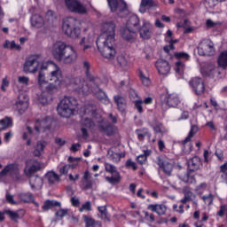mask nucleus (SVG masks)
Returning a JSON list of instances; mask_svg holds the SVG:
<instances>
[{
	"mask_svg": "<svg viewBox=\"0 0 227 227\" xmlns=\"http://www.w3.org/2000/svg\"><path fill=\"white\" fill-rule=\"evenodd\" d=\"M14 91L18 95L14 106L19 114H24L27 110V107H29V97L22 86H16Z\"/></svg>",
	"mask_w": 227,
	"mask_h": 227,
	"instance_id": "obj_3",
	"label": "nucleus"
},
{
	"mask_svg": "<svg viewBox=\"0 0 227 227\" xmlns=\"http://www.w3.org/2000/svg\"><path fill=\"white\" fill-rule=\"evenodd\" d=\"M201 166H203V163L201 162V159H200V157L198 156L192 158L188 161V168L190 171H198V169H200Z\"/></svg>",
	"mask_w": 227,
	"mask_h": 227,
	"instance_id": "obj_23",
	"label": "nucleus"
},
{
	"mask_svg": "<svg viewBox=\"0 0 227 227\" xmlns=\"http://www.w3.org/2000/svg\"><path fill=\"white\" fill-rule=\"evenodd\" d=\"M52 207H61V203L58 202V201H53V200H46L44 202V204L43 205L42 208L43 210H51V208H52Z\"/></svg>",
	"mask_w": 227,
	"mask_h": 227,
	"instance_id": "obj_40",
	"label": "nucleus"
},
{
	"mask_svg": "<svg viewBox=\"0 0 227 227\" xmlns=\"http://www.w3.org/2000/svg\"><path fill=\"white\" fill-rule=\"evenodd\" d=\"M117 63L120 67H127V65H129L127 59L123 55H119L117 57Z\"/></svg>",
	"mask_w": 227,
	"mask_h": 227,
	"instance_id": "obj_47",
	"label": "nucleus"
},
{
	"mask_svg": "<svg viewBox=\"0 0 227 227\" xmlns=\"http://www.w3.org/2000/svg\"><path fill=\"white\" fill-rule=\"evenodd\" d=\"M82 124L83 125V127H87V129H91V127L95 125L91 119L88 117L82 119Z\"/></svg>",
	"mask_w": 227,
	"mask_h": 227,
	"instance_id": "obj_46",
	"label": "nucleus"
},
{
	"mask_svg": "<svg viewBox=\"0 0 227 227\" xmlns=\"http://www.w3.org/2000/svg\"><path fill=\"white\" fill-rule=\"evenodd\" d=\"M10 173L13 175V173H19V166L17 164H9L0 172V178L6 176Z\"/></svg>",
	"mask_w": 227,
	"mask_h": 227,
	"instance_id": "obj_27",
	"label": "nucleus"
},
{
	"mask_svg": "<svg viewBox=\"0 0 227 227\" xmlns=\"http://www.w3.org/2000/svg\"><path fill=\"white\" fill-rule=\"evenodd\" d=\"M176 58H177V59H189V54L185 53V52H178L175 54Z\"/></svg>",
	"mask_w": 227,
	"mask_h": 227,
	"instance_id": "obj_62",
	"label": "nucleus"
},
{
	"mask_svg": "<svg viewBox=\"0 0 227 227\" xmlns=\"http://www.w3.org/2000/svg\"><path fill=\"white\" fill-rule=\"evenodd\" d=\"M191 86H200V84H204L203 80L200 77H194L190 81Z\"/></svg>",
	"mask_w": 227,
	"mask_h": 227,
	"instance_id": "obj_52",
	"label": "nucleus"
},
{
	"mask_svg": "<svg viewBox=\"0 0 227 227\" xmlns=\"http://www.w3.org/2000/svg\"><path fill=\"white\" fill-rule=\"evenodd\" d=\"M44 178L47 180L48 184H52L59 180V176H58L54 171H49L44 176Z\"/></svg>",
	"mask_w": 227,
	"mask_h": 227,
	"instance_id": "obj_35",
	"label": "nucleus"
},
{
	"mask_svg": "<svg viewBox=\"0 0 227 227\" xmlns=\"http://www.w3.org/2000/svg\"><path fill=\"white\" fill-rule=\"evenodd\" d=\"M83 66H84V68H87L86 75H87L88 81L90 82H92V84H94L95 86H100V84H102V80H100V78L90 73V63L85 61L83 63Z\"/></svg>",
	"mask_w": 227,
	"mask_h": 227,
	"instance_id": "obj_21",
	"label": "nucleus"
},
{
	"mask_svg": "<svg viewBox=\"0 0 227 227\" xmlns=\"http://www.w3.org/2000/svg\"><path fill=\"white\" fill-rule=\"evenodd\" d=\"M70 168H71L70 165H65L64 167L60 168L59 169L60 175H67Z\"/></svg>",
	"mask_w": 227,
	"mask_h": 227,
	"instance_id": "obj_64",
	"label": "nucleus"
},
{
	"mask_svg": "<svg viewBox=\"0 0 227 227\" xmlns=\"http://www.w3.org/2000/svg\"><path fill=\"white\" fill-rule=\"evenodd\" d=\"M29 185L34 191H38L43 185V178L38 176H33L29 178Z\"/></svg>",
	"mask_w": 227,
	"mask_h": 227,
	"instance_id": "obj_22",
	"label": "nucleus"
},
{
	"mask_svg": "<svg viewBox=\"0 0 227 227\" xmlns=\"http://www.w3.org/2000/svg\"><path fill=\"white\" fill-rule=\"evenodd\" d=\"M139 77L142 81V84H144V86H150L152 84V82H150V78L145 77V74H143V72H139Z\"/></svg>",
	"mask_w": 227,
	"mask_h": 227,
	"instance_id": "obj_48",
	"label": "nucleus"
},
{
	"mask_svg": "<svg viewBox=\"0 0 227 227\" xmlns=\"http://www.w3.org/2000/svg\"><path fill=\"white\" fill-rule=\"evenodd\" d=\"M177 176L179 180H182L184 184H196V178H194V176H189V172L181 171L178 173Z\"/></svg>",
	"mask_w": 227,
	"mask_h": 227,
	"instance_id": "obj_28",
	"label": "nucleus"
},
{
	"mask_svg": "<svg viewBox=\"0 0 227 227\" xmlns=\"http://www.w3.org/2000/svg\"><path fill=\"white\" fill-rule=\"evenodd\" d=\"M93 187V181L87 180L82 183V189L83 191H88V189H91Z\"/></svg>",
	"mask_w": 227,
	"mask_h": 227,
	"instance_id": "obj_55",
	"label": "nucleus"
},
{
	"mask_svg": "<svg viewBox=\"0 0 227 227\" xmlns=\"http://www.w3.org/2000/svg\"><path fill=\"white\" fill-rule=\"evenodd\" d=\"M92 93L100 100V102H107V95H106V92L100 89L98 86H82L77 87L74 90V92L76 95H90V93Z\"/></svg>",
	"mask_w": 227,
	"mask_h": 227,
	"instance_id": "obj_6",
	"label": "nucleus"
},
{
	"mask_svg": "<svg viewBox=\"0 0 227 227\" xmlns=\"http://www.w3.org/2000/svg\"><path fill=\"white\" fill-rule=\"evenodd\" d=\"M45 146H47V142L45 141H38L35 145L34 146V156L40 157L42 153H43V150H45Z\"/></svg>",
	"mask_w": 227,
	"mask_h": 227,
	"instance_id": "obj_30",
	"label": "nucleus"
},
{
	"mask_svg": "<svg viewBox=\"0 0 227 227\" xmlns=\"http://www.w3.org/2000/svg\"><path fill=\"white\" fill-rule=\"evenodd\" d=\"M184 63H182V61H177L176 63V74H179L180 75H182V74H184Z\"/></svg>",
	"mask_w": 227,
	"mask_h": 227,
	"instance_id": "obj_50",
	"label": "nucleus"
},
{
	"mask_svg": "<svg viewBox=\"0 0 227 227\" xmlns=\"http://www.w3.org/2000/svg\"><path fill=\"white\" fill-rule=\"evenodd\" d=\"M0 125H3V129H8L13 125V121H12V118L5 117L4 120L0 121Z\"/></svg>",
	"mask_w": 227,
	"mask_h": 227,
	"instance_id": "obj_42",
	"label": "nucleus"
},
{
	"mask_svg": "<svg viewBox=\"0 0 227 227\" xmlns=\"http://www.w3.org/2000/svg\"><path fill=\"white\" fill-rule=\"evenodd\" d=\"M41 95L39 97V102L42 106H47L52 102L54 96L58 95L61 91V88L58 86H41L39 87Z\"/></svg>",
	"mask_w": 227,
	"mask_h": 227,
	"instance_id": "obj_5",
	"label": "nucleus"
},
{
	"mask_svg": "<svg viewBox=\"0 0 227 227\" xmlns=\"http://www.w3.org/2000/svg\"><path fill=\"white\" fill-rule=\"evenodd\" d=\"M141 6L153 7V0H142Z\"/></svg>",
	"mask_w": 227,
	"mask_h": 227,
	"instance_id": "obj_61",
	"label": "nucleus"
},
{
	"mask_svg": "<svg viewBox=\"0 0 227 227\" xmlns=\"http://www.w3.org/2000/svg\"><path fill=\"white\" fill-rule=\"evenodd\" d=\"M180 104V99L174 94L168 95L165 98L164 101H161V109L163 111H168V107H176Z\"/></svg>",
	"mask_w": 227,
	"mask_h": 227,
	"instance_id": "obj_16",
	"label": "nucleus"
},
{
	"mask_svg": "<svg viewBox=\"0 0 227 227\" xmlns=\"http://www.w3.org/2000/svg\"><path fill=\"white\" fill-rule=\"evenodd\" d=\"M68 47H70V45H67V43L61 41L54 43L51 50L54 59H56L57 61H60L64 54L68 50Z\"/></svg>",
	"mask_w": 227,
	"mask_h": 227,
	"instance_id": "obj_9",
	"label": "nucleus"
},
{
	"mask_svg": "<svg viewBox=\"0 0 227 227\" xmlns=\"http://www.w3.org/2000/svg\"><path fill=\"white\" fill-rule=\"evenodd\" d=\"M203 201L206 203V205H212L214 201V195L212 193H209L208 195L202 196Z\"/></svg>",
	"mask_w": 227,
	"mask_h": 227,
	"instance_id": "obj_49",
	"label": "nucleus"
},
{
	"mask_svg": "<svg viewBox=\"0 0 227 227\" xmlns=\"http://www.w3.org/2000/svg\"><path fill=\"white\" fill-rule=\"evenodd\" d=\"M126 27L132 29L133 31L137 32L139 29V17L137 15H132L129 18L127 21Z\"/></svg>",
	"mask_w": 227,
	"mask_h": 227,
	"instance_id": "obj_25",
	"label": "nucleus"
},
{
	"mask_svg": "<svg viewBox=\"0 0 227 227\" xmlns=\"http://www.w3.org/2000/svg\"><path fill=\"white\" fill-rule=\"evenodd\" d=\"M223 1H225V0H207V4L210 8H215L217 3H223Z\"/></svg>",
	"mask_w": 227,
	"mask_h": 227,
	"instance_id": "obj_57",
	"label": "nucleus"
},
{
	"mask_svg": "<svg viewBox=\"0 0 227 227\" xmlns=\"http://www.w3.org/2000/svg\"><path fill=\"white\" fill-rule=\"evenodd\" d=\"M114 100L117 106L118 111L121 113H125V109H127V99L120 95H117L114 97Z\"/></svg>",
	"mask_w": 227,
	"mask_h": 227,
	"instance_id": "obj_26",
	"label": "nucleus"
},
{
	"mask_svg": "<svg viewBox=\"0 0 227 227\" xmlns=\"http://www.w3.org/2000/svg\"><path fill=\"white\" fill-rule=\"evenodd\" d=\"M156 68L160 75H168L171 70L169 62L165 59H160L156 62Z\"/></svg>",
	"mask_w": 227,
	"mask_h": 227,
	"instance_id": "obj_18",
	"label": "nucleus"
},
{
	"mask_svg": "<svg viewBox=\"0 0 227 227\" xmlns=\"http://www.w3.org/2000/svg\"><path fill=\"white\" fill-rule=\"evenodd\" d=\"M138 31L143 40H150L152 38V25L150 23L145 22Z\"/></svg>",
	"mask_w": 227,
	"mask_h": 227,
	"instance_id": "obj_19",
	"label": "nucleus"
},
{
	"mask_svg": "<svg viewBox=\"0 0 227 227\" xmlns=\"http://www.w3.org/2000/svg\"><path fill=\"white\" fill-rule=\"evenodd\" d=\"M82 210H88V212H90V210H91V202L87 201L85 204H82V207L80 208V212H82Z\"/></svg>",
	"mask_w": 227,
	"mask_h": 227,
	"instance_id": "obj_59",
	"label": "nucleus"
},
{
	"mask_svg": "<svg viewBox=\"0 0 227 227\" xmlns=\"http://www.w3.org/2000/svg\"><path fill=\"white\" fill-rule=\"evenodd\" d=\"M77 106V99L73 97H65L57 107L58 114L62 118H70L74 115L75 106Z\"/></svg>",
	"mask_w": 227,
	"mask_h": 227,
	"instance_id": "obj_1",
	"label": "nucleus"
},
{
	"mask_svg": "<svg viewBox=\"0 0 227 227\" xmlns=\"http://www.w3.org/2000/svg\"><path fill=\"white\" fill-rule=\"evenodd\" d=\"M98 128L100 132L106 134V136H113L114 134V129L109 122L105 124H99Z\"/></svg>",
	"mask_w": 227,
	"mask_h": 227,
	"instance_id": "obj_33",
	"label": "nucleus"
},
{
	"mask_svg": "<svg viewBox=\"0 0 227 227\" xmlns=\"http://www.w3.org/2000/svg\"><path fill=\"white\" fill-rule=\"evenodd\" d=\"M192 90L195 95H203L205 93V86H193Z\"/></svg>",
	"mask_w": 227,
	"mask_h": 227,
	"instance_id": "obj_53",
	"label": "nucleus"
},
{
	"mask_svg": "<svg viewBox=\"0 0 227 227\" xmlns=\"http://www.w3.org/2000/svg\"><path fill=\"white\" fill-rule=\"evenodd\" d=\"M136 133L137 134L139 141H143L145 136H148V131L145 129H137Z\"/></svg>",
	"mask_w": 227,
	"mask_h": 227,
	"instance_id": "obj_51",
	"label": "nucleus"
},
{
	"mask_svg": "<svg viewBox=\"0 0 227 227\" xmlns=\"http://www.w3.org/2000/svg\"><path fill=\"white\" fill-rule=\"evenodd\" d=\"M31 24L34 27L40 29V27H43V18L38 14H35L31 18Z\"/></svg>",
	"mask_w": 227,
	"mask_h": 227,
	"instance_id": "obj_34",
	"label": "nucleus"
},
{
	"mask_svg": "<svg viewBox=\"0 0 227 227\" xmlns=\"http://www.w3.org/2000/svg\"><path fill=\"white\" fill-rule=\"evenodd\" d=\"M114 43H116V42L111 43V41L106 40L96 41V44L100 54L106 59H109V61H113V59L116 58V48H114Z\"/></svg>",
	"mask_w": 227,
	"mask_h": 227,
	"instance_id": "obj_4",
	"label": "nucleus"
},
{
	"mask_svg": "<svg viewBox=\"0 0 227 227\" xmlns=\"http://www.w3.org/2000/svg\"><path fill=\"white\" fill-rule=\"evenodd\" d=\"M148 209L152 210V212H156L158 214V215H164L166 214V211L168 210V208L166 207V206L160 204H151L148 206Z\"/></svg>",
	"mask_w": 227,
	"mask_h": 227,
	"instance_id": "obj_32",
	"label": "nucleus"
},
{
	"mask_svg": "<svg viewBox=\"0 0 227 227\" xmlns=\"http://www.w3.org/2000/svg\"><path fill=\"white\" fill-rule=\"evenodd\" d=\"M20 198L24 203H31L33 201V195L31 193H21Z\"/></svg>",
	"mask_w": 227,
	"mask_h": 227,
	"instance_id": "obj_44",
	"label": "nucleus"
},
{
	"mask_svg": "<svg viewBox=\"0 0 227 227\" xmlns=\"http://www.w3.org/2000/svg\"><path fill=\"white\" fill-rule=\"evenodd\" d=\"M114 36H116V24L114 21H107L103 24L101 34L97 40H106L113 43V42H116Z\"/></svg>",
	"mask_w": 227,
	"mask_h": 227,
	"instance_id": "obj_7",
	"label": "nucleus"
},
{
	"mask_svg": "<svg viewBox=\"0 0 227 227\" xmlns=\"http://www.w3.org/2000/svg\"><path fill=\"white\" fill-rule=\"evenodd\" d=\"M38 83L40 84V86L43 84H49V81L45 79V74H43V71H39Z\"/></svg>",
	"mask_w": 227,
	"mask_h": 227,
	"instance_id": "obj_45",
	"label": "nucleus"
},
{
	"mask_svg": "<svg viewBox=\"0 0 227 227\" xmlns=\"http://www.w3.org/2000/svg\"><path fill=\"white\" fill-rule=\"evenodd\" d=\"M62 31L69 36V38H78L81 36V28L79 27V20L74 17L63 19Z\"/></svg>",
	"mask_w": 227,
	"mask_h": 227,
	"instance_id": "obj_2",
	"label": "nucleus"
},
{
	"mask_svg": "<svg viewBox=\"0 0 227 227\" xmlns=\"http://www.w3.org/2000/svg\"><path fill=\"white\" fill-rule=\"evenodd\" d=\"M157 164L167 176H171V173H173V165L171 162L162 157H158Z\"/></svg>",
	"mask_w": 227,
	"mask_h": 227,
	"instance_id": "obj_17",
	"label": "nucleus"
},
{
	"mask_svg": "<svg viewBox=\"0 0 227 227\" xmlns=\"http://www.w3.org/2000/svg\"><path fill=\"white\" fill-rule=\"evenodd\" d=\"M198 130H200L198 126L192 125L188 137L183 141L184 145H185L186 143H189V141H191V139H192V137L196 136V134L198 133Z\"/></svg>",
	"mask_w": 227,
	"mask_h": 227,
	"instance_id": "obj_39",
	"label": "nucleus"
},
{
	"mask_svg": "<svg viewBox=\"0 0 227 227\" xmlns=\"http://www.w3.org/2000/svg\"><path fill=\"white\" fill-rule=\"evenodd\" d=\"M105 168L107 173L112 174V176H106L105 178L106 182L112 184L113 185L120 184V182H121V176H120V172H118L114 165L111 163H105Z\"/></svg>",
	"mask_w": 227,
	"mask_h": 227,
	"instance_id": "obj_10",
	"label": "nucleus"
},
{
	"mask_svg": "<svg viewBox=\"0 0 227 227\" xmlns=\"http://www.w3.org/2000/svg\"><path fill=\"white\" fill-rule=\"evenodd\" d=\"M198 54L200 56H214L215 50L213 43L201 42L198 46Z\"/></svg>",
	"mask_w": 227,
	"mask_h": 227,
	"instance_id": "obj_14",
	"label": "nucleus"
},
{
	"mask_svg": "<svg viewBox=\"0 0 227 227\" xmlns=\"http://www.w3.org/2000/svg\"><path fill=\"white\" fill-rule=\"evenodd\" d=\"M18 81L20 84H25L26 86H27V84H29V78L27 76H20L18 78Z\"/></svg>",
	"mask_w": 227,
	"mask_h": 227,
	"instance_id": "obj_60",
	"label": "nucleus"
},
{
	"mask_svg": "<svg viewBox=\"0 0 227 227\" xmlns=\"http://www.w3.org/2000/svg\"><path fill=\"white\" fill-rule=\"evenodd\" d=\"M137 32H136V30H132V28L126 27V28L121 32V36L127 42H134V40H136V36H137Z\"/></svg>",
	"mask_w": 227,
	"mask_h": 227,
	"instance_id": "obj_24",
	"label": "nucleus"
},
{
	"mask_svg": "<svg viewBox=\"0 0 227 227\" xmlns=\"http://www.w3.org/2000/svg\"><path fill=\"white\" fill-rule=\"evenodd\" d=\"M220 171L223 173L222 178L227 180V161L220 167Z\"/></svg>",
	"mask_w": 227,
	"mask_h": 227,
	"instance_id": "obj_56",
	"label": "nucleus"
},
{
	"mask_svg": "<svg viewBox=\"0 0 227 227\" xmlns=\"http://www.w3.org/2000/svg\"><path fill=\"white\" fill-rule=\"evenodd\" d=\"M98 212L101 214V218L105 221H110L109 216H107V207L106 206L98 207Z\"/></svg>",
	"mask_w": 227,
	"mask_h": 227,
	"instance_id": "obj_43",
	"label": "nucleus"
},
{
	"mask_svg": "<svg viewBox=\"0 0 227 227\" xmlns=\"http://www.w3.org/2000/svg\"><path fill=\"white\" fill-rule=\"evenodd\" d=\"M39 65L40 61H38V55H33L26 60L24 64V72H26V74H35V72L38 71Z\"/></svg>",
	"mask_w": 227,
	"mask_h": 227,
	"instance_id": "obj_13",
	"label": "nucleus"
},
{
	"mask_svg": "<svg viewBox=\"0 0 227 227\" xmlns=\"http://www.w3.org/2000/svg\"><path fill=\"white\" fill-rule=\"evenodd\" d=\"M51 127L52 119L51 117H46L42 121L40 119H37L35 121V130H36V132H47L48 130H51Z\"/></svg>",
	"mask_w": 227,
	"mask_h": 227,
	"instance_id": "obj_15",
	"label": "nucleus"
},
{
	"mask_svg": "<svg viewBox=\"0 0 227 227\" xmlns=\"http://www.w3.org/2000/svg\"><path fill=\"white\" fill-rule=\"evenodd\" d=\"M65 4L67 10L73 13H80L82 15L88 13L86 7H84V5L78 0H65Z\"/></svg>",
	"mask_w": 227,
	"mask_h": 227,
	"instance_id": "obj_11",
	"label": "nucleus"
},
{
	"mask_svg": "<svg viewBox=\"0 0 227 227\" xmlns=\"http://www.w3.org/2000/svg\"><path fill=\"white\" fill-rule=\"evenodd\" d=\"M97 113V107L93 105L85 106L84 114H89L90 116H95Z\"/></svg>",
	"mask_w": 227,
	"mask_h": 227,
	"instance_id": "obj_41",
	"label": "nucleus"
},
{
	"mask_svg": "<svg viewBox=\"0 0 227 227\" xmlns=\"http://www.w3.org/2000/svg\"><path fill=\"white\" fill-rule=\"evenodd\" d=\"M62 79H63V75L61 74V70L57 69L51 72L49 86H56V84L59 86V84H63L61 83Z\"/></svg>",
	"mask_w": 227,
	"mask_h": 227,
	"instance_id": "obj_20",
	"label": "nucleus"
},
{
	"mask_svg": "<svg viewBox=\"0 0 227 227\" xmlns=\"http://www.w3.org/2000/svg\"><path fill=\"white\" fill-rule=\"evenodd\" d=\"M135 107L138 111V113H143V101L142 100H136L135 101Z\"/></svg>",
	"mask_w": 227,
	"mask_h": 227,
	"instance_id": "obj_58",
	"label": "nucleus"
},
{
	"mask_svg": "<svg viewBox=\"0 0 227 227\" xmlns=\"http://www.w3.org/2000/svg\"><path fill=\"white\" fill-rule=\"evenodd\" d=\"M83 221L86 223V227H100L99 222L94 221L93 218L83 215Z\"/></svg>",
	"mask_w": 227,
	"mask_h": 227,
	"instance_id": "obj_38",
	"label": "nucleus"
},
{
	"mask_svg": "<svg viewBox=\"0 0 227 227\" xmlns=\"http://www.w3.org/2000/svg\"><path fill=\"white\" fill-rule=\"evenodd\" d=\"M4 214H7V215H9L12 221H14V223H17L19 219H22L24 217L25 212L22 209L18 211L7 210L4 212Z\"/></svg>",
	"mask_w": 227,
	"mask_h": 227,
	"instance_id": "obj_29",
	"label": "nucleus"
},
{
	"mask_svg": "<svg viewBox=\"0 0 227 227\" xmlns=\"http://www.w3.org/2000/svg\"><path fill=\"white\" fill-rule=\"evenodd\" d=\"M42 166L40 163L36 162L35 164L30 166V167H26L24 169V173L26 176H28L31 178V176H34L35 173H37V171H40Z\"/></svg>",
	"mask_w": 227,
	"mask_h": 227,
	"instance_id": "obj_31",
	"label": "nucleus"
},
{
	"mask_svg": "<svg viewBox=\"0 0 227 227\" xmlns=\"http://www.w3.org/2000/svg\"><path fill=\"white\" fill-rule=\"evenodd\" d=\"M77 58V51L73 48L72 45H70L67 47L66 53H64V56H62V59L59 61L63 63V65H74V63H76Z\"/></svg>",
	"mask_w": 227,
	"mask_h": 227,
	"instance_id": "obj_12",
	"label": "nucleus"
},
{
	"mask_svg": "<svg viewBox=\"0 0 227 227\" xmlns=\"http://www.w3.org/2000/svg\"><path fill=\"white\" fill-rule=\"evenodd\" d=\"M45 19L46 20H48V22H54V20H56V16H54V12L48 11L46 12Z\"/></svg>",
	"mask_w": 227,
	"mask_h": 227,
	"instance_id": "obj_54",
	"label": "nucleus"
},
{
	"mask_svg": "<svg viewBox=\"0 0 227 227\" xmlns=\"http://www.w3.org/2000/svg\"><path fill=\"white\" fill-rule=\"evenodd\" d=\"M110 12L118 13L121 17H124L121 13H127V3L124 0H107Z\"/></svg>",
	"mask_w": 227,
	"mask_h": 227,
	"instance_id": "obj_8",
	"label": "nucleus"
},
{
	"mask_svg": "<svg viewBox=\"0 0 227 227\" xmlns=\"http://www.w3.org/2000/svg\"><path fill=\"white\" fill-rule=\"evenodd\" d=\"M183 192L184 194L185 197L187 198H192V192H191V188L185 186L184 189H183Z\"/></svg>",
	"mask_w": 227,
	"mask_h": 227,
	"instance_id": "obj_63",
	"label": "nucleus"
},
{
	"mask_svg": "<svg viewBox=\"0 0 227 227\" xmlns=\"http://www.w3.org/2000/svg\"><path fill=\"white\" fill-rule=\"evenodd\" d=\"M218 65L223 68H227V51L222 52L217 60Z\"/></svg>",
	"mask_w": 227,
	"mask_h": 227,
	"instance_id": "obj_36",
	"label": "nucleus"
},
{
	"mask_svg": "<svg viewBox=\"0 0 227 227\" xmlns=\"http://www.w3.org/2000/svg\"><path fill=\"white\" fill-rule=\"evenodd\" d=\"M91 43H93V39H91V37H82L79 43V45L83 46V51H87V49L91 47Z\"/></svg>",
	"mask_w": 227,
	"mask_h": 227,
	"instance_id": "obj_37",
	"label": "nucleus"
}]
</instances>
